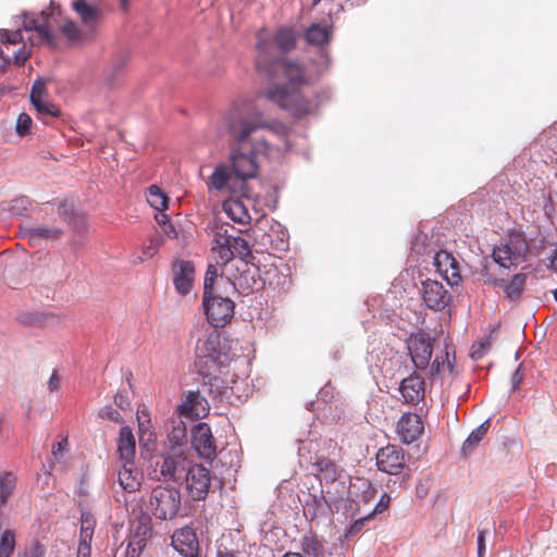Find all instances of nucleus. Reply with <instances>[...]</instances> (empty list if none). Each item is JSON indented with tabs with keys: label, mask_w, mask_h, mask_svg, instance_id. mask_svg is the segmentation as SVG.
<instances>
[{
	"label": "nucleus",
	"mask_w": 557,
	"mask_h": 557,
	"mask_svg": "<svg viewBox=\"0 0 557 557\" xmlns=\"http://www.w3.org/2000/svg\"><path fill=\"white\" fill-rule=\"evenodd\" d=\"M221 136L228 135L233 145L230 161L234 174L242 178H252L257 174L258 154L269 156L272 146L263 138L252 139L258 131L268 129L278 137H286L287 126L276 120H268L261 109L252 101L240 100L234 102L220 116L216 124Z\"/></svg>",
	"instance_id": "obj_1"
},
{
	"label": "nucleus",
	"mask_w": 557,
	"mask_h": 557,
	"mask_svg": "<svg viewBox=\"0 0 557 557\" xmlns=\"http://www.w3.org/2000/svg\"><path fill=\"white\" fill-rule=\"evenodd\" d=\"M270 46L269 41L261 38L257 41L256 48L260 53L257 59V66L267 69L270 76H284L286 83L271 84L264 92L265 99L282 110L287 111L294 117L300 119L311 114L314 110V104L301 91V88L308 84L304 69L298 63L285 58H277L265 66L263 64V54L267 53Z\"/></svg>",
	"instance_id": "obj_2"
},
{
	"label": "nucleus",
	"mask_w": 557,
	"mask_h": 557,
	"mask_svg": "<svg viewBox=\"0 0 557 557\" xmlns=\"http://www.w3.org/2000/svg\"><path fill=\"white\" fill-rule=\"evenodd\" d=\"M205 349L197 355L196 367L202 376V392L213 399L228 398L233 385L239 377L234 372L238 363H245L244 358H234L224 347H215V341L209 339Z\"/></svg>",
	"instance_id": "obj_3"
},
{
	"label": "nucleus",
	"mask_w": 557,
	"mask_h": 557,
	"mask_svg": "<svg viewBox=\"0 0 557 557\" xmlns=\"http://www.w3.org/2000/svg\"><path fill=\"white\" fill-rule=\"evenodd\" d=\"M228 248L232 252V259L238 257L240 260L239 265L236 267L237 273H232L227 280L234 289L248 295L256 283L255 273H251L247 261V258L251 257L250 246L245 238L235 235L232 237Z\"/></svg>",
	"instance_id": "obj_4"
},
{
	"label": "nucleus",
	"mask_w": 557,
	"mask_h": 557,
	"mask_svg": "<svg viewBox=\"0 0 557 557\" xmlns=\"http://www.w3.org/2000/svg\"><path fill=\"white\" fill-rule=\"evenodd\" d=\"M150 513L159 520H173L182 509L181 491L172 485H158L149 497Z\"/></svg>",
	"instance_id": "obj_5"
},
{
	"label": "nucleus",
	"mask_w": 557,
	"mask_h": 557,
	"mask_svg": "<svg viewBox=\"0 0 557 557\" xmlns=\"http://www.w3.org/2000/svg\"><path fill=\"white\" fill-rule=\"evenodd\" d=\"M202 308L208 323L213 327H224L234 317L235 304L218 293L202 295Z\"/></svg>",
	"instance_id": "obj_6"
},
{
	"label": "nucleus",
	"mask_w": 557,
	"mask_h": 557,
	"mask_svg": "<svg viewBox=\"0 0 557 557\" xmlns=\"http://www.w3.org/2000/svg\"><path fill=\"white\" fill-rule=\"evenodd\" d=\"M528 251L527 240L519 234H512L506 243L494 248L493 259L500 267L509 269L511 265L523 262Z\"/></svg>",
	"instance_id": "obj_7"
},
{
	"label": "nucleus",
	"mask_w": 557,
	"mask_h": 557,
	"mask_svg": "<svg viewBox=\"0 0 557 557\" xmlns=\"http://www.w3.org/2000/svg\"><path fill=\"white\" fill-rule=\"evenodd\" d=\"M186 490L194 500H203L211 485L209 469L202 465H191L185 474Z\"/></svg>",
	"instance_id": "obj_8"
},
{
	"label": "nucleus",
	"mask_w": 557,
	"mask_h": 557,
	"mask_svg": "<svg viewBox=\"0 0 557 557\" xmlns=\"http://www.w3.org/2000/svg\"><path fill=\"white\" fill-rule=\"evenodd\" d=\"M421 295L425 306L434 311L444 310L451 300L445 286L441 282L430 278L422 282Z\"/></svg>",
	"instance_id": "obj_9"
},
{
	"label": "nucleus",
	"mask_w": 557,
	"mask_h": 557,
	"mask_svg": "<svg viewBox=\"0 0 557 557\" xmlns=\"http://www.w3.org/2000/svg\"><path fill=\"white\" fill-rule=\"evenodd\" d=\"M376 466L382 472L398 475L405 468L404 450L395 445L382 447L376 453Z\"/></svg>",
	"instance_id": "obj_10"
},
{
	"label": "nucleus",
	"mask_w": 557,
	"mask_h": 557,
	"mask_svg": "<svg viewBox=\"0 0 557 557\" xmlns=\"http://www.w3.org/2000/svg\"><path fill=\"white\" fill-rule=\"evenodd\" d=\"M407 348L416 369L424 370L430 366L433 354V344L430 337L422 334L412 335L407 343Z\"/></svg>",
	"instance_id": "obj_11"
},
{
	"label": "nucleus",
	"mask_w": 557,
	"mask_h": 557,
	"mask_svg": "<svg viewBox=\"0 0 557 557\" xmlns=\"http://www.w3.org/2000/svg\"><path fill=\"white\" fill-rule=\"evenodd\" d=\"M177 409L183 417L201 419L209 413L210 406L200 391H188Z\"/></svg>",
	"instance_id": "obj_12"
},
{
	"label": "nucleus",
	"mask_w": 557,
	"mask_h": 557,
	"mask_svg": "<svg viewBox=\"0 0 557 557\" xmlns=\"http://www.w3.org/2000/svg\"><path fill=\"white\" fill-rule=\"evenodd\" d=\"M191 444L200 457L210 459L215 456L214 438L207 423L199 422L195 425L191 432Z\"/></svg>",
	"instance_id": "obj_13"
},
{
	"label": "nucleus",
	"mask_w": 557,
	"mask_h": 557,
	"mask_svg": "<svg viewBox=\"0 0 557 557\" xmlns=\"http://www.w3.org/2000/svg\"><path fill=\"white\" fill-rule=\"evenodd\" d=\"M173 284L176 292L186 296L190 293L194 283L195 265L191 261L176 260L172 264Z\"/></svg>",
	"instance_id": "obj_14"
},
{
	"label": "nucleus",
	"mask_w": 557,
	"mask_h": 557,
	"mask_svg": "<svg viewBox=\"0 0 557 557\" xmlns=\"http://www.w3.org/2000/svg\"><path fill=\"white\" fill-rule=\"evenodd\" d=\"M159 466L163 479L176 482L183 478L191 465L182 453H173L164 456Z\"/></svg>",
	"instance_id": "obj_15"
},
{
	"label": "nucleus",
	"mask_w": 557,
	"mask_h": 557,
	"mask_svg": "<svg viewBox=\"0 0 557 557\" xmlns=\"http://www.w3.org/2000/svg\"><path fill=\"white\" fill-rule=\"evenodd\" d=\"M23 26L27 32H36L40 41H45L49 46L55 47V36L50 25L49 14L45 11H42L37 17L24 14Z\"/></svg>",
	"instance_id": "obj_16"
},
{
	"label": "nucleus",
	"mask_w": 557,
	"mask_h": 557,
	"mask_svg": "<svg viewBox=\"0 0 557 557\" xmlns=\"http://www.w3.org/2000/svg\"><path fill=\"white\" fill-rule=\"evenodd\" d=\"M235 228L228 225H215L213 230L212 250L218 252L219 262L227 264L232 260V252L228 248L232 237L235 236Z\"/></svg>",
	"instance_id": "obj_17"
},
{
	"label": "nucleus",
	"mask_w": 557,
	"mask_h": 557,
	"mask_svg": "<svg viewBox=\"0 0 557 557\" xmlns=\"http://www.w3.org/2000/svg\"><path fill=\"white\" fill-rule=\"evenodd\" d=\"M172 546L184 557H197L198 541L191 528L176 530L172 535Z\"/></svg>",
	"instance_id": "obj_18"
},
{
	"label": "nucleus",
	"mask_w": 557,
	"mask_h": 557,
	"mask_svg": "<svg viewBox=\"0 0 557 557\" xmlns=\"http://www.w3.org/2000/svg\"><path fill=\"white\" fill-rule=\"evenodd\" d=\"M434 265L449 285H456L460 281L459 267L454 256L445 250L434 255Z\"/></svg>",
	"instance_id": "obj_19"
},
{
	"label": "nucleus",
	"mask_w": 557,
	"mask_h": 557,
	"mask_svg": "<svg viewBox=\"0 0 557 557\" xmlns=\"http://www.w3.org/2000/svg\"><path fill=\"white\" fill-rule=\"evenodd\" d=\"M423 430V423L418 414L407 413L397 423V433L406 444L418 440Z\"/></svg>",
	"instance_id": "obj_20"
},
{
	"label": "nucleus",
	"mask_w": 557,
	"mask_h": 557,
	"mask_svg": "<svg viewBox=\"0 0 557 557\" xmlns=\"http://www.w3.org/2000/svg\"><path fill=\"white\" fill-rule=\"evenodd\" d=\"M399 392L407 404L418 405L424 397V380L413 372L401 381Z\"/></svg>",
	"instance_id": "obj_21"
},
{
	"label": "nucleus",
	"mask_w": 557,
	"mask_h": 557,
	"mask_svg": "<svg viewBox=\"0 0 557 557\" xmlns=\"http://www.w3.org/2000/svg\"><path fill=\"white\" fill-rule=\"evenodd\" d=\"M59 214L64 222L75 232H84L87 230L86 216L76 209L73 201L62 200L58 203Z\"/></svg>",
	"instance_id": "obj_22"
},
{
	"label": "nucleus",
	"mask_w": 557,
	"mask_h": 557,
	"mask_svg": "<svg viewBox=\"0 0 557 557\" xmlns=\"http://www.w3.org/2000/svg\"><path fill=\"white\" fill-rule=\"evenodd\" d=\"M152 532V521L149 512L139 510L131 523V534L128 537L141 543V546H146Z\"/></svg>",
	"instance_id": "obj_23"
},
{
	"label": "nucleus",
	"mask_w": 557,
	"mask_h": 557,
	"mask_svg": "<svg viewBox=\"0 0 557 557\" xmlns=\"http://www.w3.org/2000/svg\"><path fill=\"white\" fill-rule=\"evenodd\" d=\"M117 481L125 492L133 493L139 488L140 481L133 461H122V467L117 473Z\"/></svg>",
	"instance_id": "obj_24"
},
{
	"label": "nucleus",
	"mask_w": 557,
	"mask_h": 557,
	"mask_svg": "<svg viewBox=\"0 0 557 557\" xmlns=\"http://www.w3.org/2000/svg\"><path fill=\"white\" fill-rule=\"evenodd\" d=\"M136 450L135 436L128 426L120 429L117 453L121 461H133Z\"/></svg>",
	"instance_id": "obj_25"
},
{
	"label": "nucleus",
	"mask_w": 557,
	"mask_h": 557,
	"mask_svg": "<svg viewBox=\"0 0 557 557\" xmlns=\"http://www.w3.org/2000/svg\"><path fill=\"white\" fill-rule=\"evenodd\" d=\"M304 36L309 45L322 47L331 40L332 30L326 24L312 23L306 28Z\"/></svg>",
	"instance_id": "obj_26"
},
{
	"label": "nucleus",
	"mask_w": 557,
	"mask_h": 557,
	"mask_svg": "<svg viewBox=\"0 0 557 557\" xmlns=\"http://www.w3.org/2000/svg\"><path fill=\"white\" fill-rule=\"evenodd\" d=\"M302 557H330L326 553L324 541L315 534H306L301 540Z\"/></svg>",
	"instance_id": "obj_27"
},
{
	"label": "nucleus",
	"mask_w": 557,
	"mask_h": 557,
	"mask_svg": "<svg viewBox=\"0 0 557 557\" xmlns=\"http://www.w3.org/2000/svg\"><path fill=\"white\" fill-rule=\"evenodd\" d=\"M62 235V230L59 227L48 226H29L24 228V237L37 245L40 240H52L57 239Z\"/></svg>",
	"instance_id": "obj_28"
},
{
	"label": "nucleus",
	"mask_w": 557,
	"mask_h": 557,
	"mask_svg": "<svg viewBox=\"0 0 557 557\" xmlns=\"http://www.w3.org/2000/svg\"><path fill=\"white\" fill-rule=\"evenodd\" d=\"M223 211L235 223L246 225L250 222L248 210L243 201L238 199H227L223 202Z\"/></svg>",
	"instance_id": "obj_29"
},
{
	"label": "nucleus",
	"mask_w": 557,
	"mask_h": 557,
	"mask_svg": "<svg viewBox=\"0 0 557 557\" xmlns=\"http://www.w3.org/2000/svg\"><path fill=\"white\" fill-rule=\"evenodd\" d=\"M527 282L525 273H518L510 281L500 280L499 286L504 289L506 297L511 301L519 299L524 290Z\"/></svg>",
	"instance_id": "obj_30"
},
{
	"label": "nucleus",
	"mask_w": 557,
	"mask_h": 557,
	"mask_svg": "<svg viewBox=\"0 0 557 557\" xmlns=\"http://www.w3.org/2000/svg\"><path fill=\"white\" fill-rule=\"evenodd\" d=\"M490 428V419H486L476 426L466 438L462 444L461 453L463 456L469 455L475 446L483 440Z\"/></svg>",
	"instance_id": "obj_31"
},
{
	"label": "nucleus",
	"mask_w": 557,
	"mask_h": 557,
	"mask_svg": "<svg viewBox=\"0 0 557 557\" xmlns=\"http://www.w3.org/2000/svg\"><path fill=\"white\" fill-rule=\"evenodd\" d=\"M96 523L97 521L92 513L88 511L82 512L78 544L91 546Z\"/></svg>",
	"instance_id": "obj_32"
},
{
	"label": "nucleus",
	"mask_w": 557,
	"mask_h": 557,
	"mask_svg": "<svg viewBox=\"0 0 557 557\" xmlns=\"http://www.w3.org/2000/svg\"><path fill=\"white\" fill-rule=\"evenodd\" d=\"M74 11L81 16L86 25H92L98 17V11L85 0H75L72 2Z\"/></svg>",
	"instance_id": "obj_33"
},
{
	"label": "nucleus",
	"mask_w": 557,
	"mask_h": 557,
	"mask_svg": "<svg viewBox=\"0 0 557 557\" xmlns=\"http://www.w3.org/2000/svg\"><path fill=\"white\" fill-rule=\"evenodd\" d=\"M275 42L283 51L292 50L297 41V34L289 27H281L275 34Z\"/></svg>",
	"instance_id": "obj_34"
},
{
	"label": "nucleus",
	"mask_w": 557,
	"mask_h": 557,
	"mask_svg": "<svg viewBox=\"0 0 557 557\" xmlns=\"http://www.w3.org/2000/svg\"><path fill=\"white\" fill-rule=\"evenodd\" d=\"M327 508L329 505L323 495L309 494L306 500V510L308 511L312 519L318 518L321 515H324Z\"/></svg>",
	"instance_id": "obj_35"
},
{
	"label": "nucleus",
	"mask_w": 557,
	"mask_h": 557,
	"mask_svg": "<svg viewBox=\"0 0 557 557\" xmlns=\"http://www.w3.org/2000/svg\"><path fill=\"white\" fill-rule=\"evenodd\" d=\"M16 476L10 471L0 472V500L7 503L15 488Z\"/></svg>",
	"instance_id": "obj_36"
},
{
	"label": "nucleus",
	"mask_w": 557,
	"mask_h": 557,
	"mask_svg": "<svg viewBox=\"0 0 557 557\" xmlns=\"http://www.w3.org/2000/svg\"><path fill=\"white\" fill-rule=\"evenodd\" d=\"M147 201L158 211H163L168 208V197L157 185H151L148 188Z\"/></svg>",
	"instance_id": "obj_37"
},
{
	"label": "nucleus",
	"mask_w": 557,
	"mask_h": 557,
	"mask_svg": "<svg viewBox=\"0 0 557 557\" xmlns=\"http://www.w3.org/2000/svg\"><path fill=\"white\" fill-rule=\"evenodd\" d=\"M15 548V533L4 530L0 535V557H11Z\"/></svg>",
	"instance_id": "obj_38"
},
{
	"label": "nucleus",
	"mask_w": 557,
	"mask_h": 557,
	"mask_svg": "<svg viewBox=\"0 0 557 557\" xmlns=\"http://www.w3.org/2000/svg\"><path fill=\"white\" fill-rule=\"evenodd\" d=\"M20 323L28 326H42L47 321V315L41 312L23 311L17 315Z\"/></svg>",
	"instance_id": "obj_39"
},
{
	"label": "nucleus",
	"mask_w": 557,
	"mask_h": 557,
	"mask_svg": "<svg viewBox=\"0 0 557 557\" xmlns=\"http://www.w3.org/2000/svg\"><path fill=\"white\" fill-rule=\"evenodd\" d=\"M230 180V173L227 169L223 165H219L215 168L213 173L210 176V183L213 188L216 190H222L227 185Z\"/></svg>",
	"instance_id": "obj_40"
},
{
	"label": "nucleus",
	"mask_w": 557,
	"mask_h": 557,
	"mask_svg": "<svg viewBox=\"0 0 557 557\" xmlns=\"http://www.w3.org/2000/svg\"><path fill=\"white\" fill-rule=\"evenodd\" d=\"M219 272L215 265L210 264L206 271L205 280H203V294L202 295H209L218 293L216 288L214 286L218 277Z\"/></svg>",
	"instance_id": "obj_41"
},
{
	"label": "nucleus",
	"mask_w": 557,
	"mask_h": 557,
	"mask_svg": "<svg viewBox=\"0 0 557 557\" xmlns=\"http://www.w3.org/2000/svg\"><path fill=\"white\" fill-rule=\"evenodd\" d=\"M318 471H320L326 480L335 481L337 478V466L325 458H322L315 462Z\"/></svg>",
	"instance_id": "obj_42"
},
{
	"label": "nucleus",
	"mask_w": 557,
	"mask_h": 557,
	"mask_svg": "<svg viewBox=\"0 0 557 557\" xmlns=\"http://www.w3.org/2000/svg\"><path fill=\"white\" fill-rule=\"evenodd\" d=\"M159 246H160V243L158 239H153V238L150 239L149 245L143 249L140 255L133 256L131 262L133 264H139V263H143L144 261L152 258L157 253Z\"/></svg>",
	"instance_id": "obj_43"
},
{
	"label": "nucleus",
	"mask_w": 557,
	"mask_h": 557,
	"mask_svg": "<svg viewBox=\"0 0 557 557\" xmlns=\"http://www.w3.org/2000/svg\"><path fill=\"white\" fill-rule=\"evenodd\" d=\"M32 207V201L27 196H20L10 203V211L13 215H23Z\"/></svg>",
	"instance_id": "obj_44"
},
{
	"label": "nucleus",
	"mask_w": 557,
	"mask_h": 557,
	"mask_svg": "<svg viewBox=\"0 0 557 557\" xmlns=\"http://www.w3.org/2000/svg\"><path fill=\"white\" fill-rule=\"evenodd\" d=\"M32 104L35 107L37 112L41 115H48V116H59L60 111L59 109L51 102L45 101L44 99H40L38 101L32 102Z\"/></svg>",
	"instance_id": "obj_45"
},
{
	"label": "nucleus",
	"mask_w": 557,
	"mask_h": 557,
	"mask_svg": "<svg viewBox=\"0 0 557 557\" xmlns=\"http://www.w3.org/2000/svg\"><path fill=\"white\" fill-rule=\"evenodd\" d=\"M128 60H129V54L127 52L117 53L113 58L112 63H111V69H110L111 76L112 77L117 76L123 71V69L126 66V64L128 63Z\"/></svg>",
	"instance_id": "obj_46"
},
{
	"label": "nucleus",
	"mask_w": 557,
	"mask_h": 557,
	"mask_svg": "<svg viewBox=\"0 0 557 557\" xmlns=\"http://www.w3.org/2000/svg\"><path fill=\"white\" fill-rule=\"evenodd\" d=\"M371 515H367L364 517H360L356 519L345 531V539L349 540L356 536L364 527L366 522L371 519Z\"/></svg>",
	"instance_id": "obj_47"
},
{
	"label": "nucleus",
	"mask_w": 557,
	"mask_h": 557,
	"mask_svg": "<svg viewBox=\"0 0 557 557\" xmlns=\"http://www.w3.org/2000/svg\"><path fill=\"white\" fill-rule=\"evenodd\" d=\"M32 125V119L26 113H20L16 120L15 132L20 136H24L29 132Z\"/></svg>",
	"instance_id": "obj_48"
},
{
	"label": "nucleus",
	"mask_w": 557,
	"mask_h": 557,
	"mask_svg": "<svg viewBox=\"0 0 557 557\" xmlns=\"http://www.w3.org/2000/svg\"><path fill=\"white\" fill-rule=\"evenodd\" d=\"M170 443L181 446L186 442V429L185 426L177 425L174 426L171 433L169 434Z\"/></svg>",
	"instance_id": "obj_49"
},
{
	"label": "nucleus",
	"mask_w": 557,
	"mask_h": 557,
	"mask_svg": "<svg viewBox=\"0 0 557 557\" xmlns=\"http://www.w3.org/2000/svg\"><path fill=\"white\" fill-rule=\"evenodd\" d=\"M46 91V81L42 78H37L30 90V102L38 101L42 99V96Z\"/></svg>",
	"instance_id": "obj_50"
},
{
	"label": "nucleus",
	"mask_w": 557,
	"mask_h": 557,
	"mask_svg": "<svg viewBox=\"0 0 557 557\" xmlns=\"http://www.w3.org/2000/svg\"><path fill=\"white\" fill-rule=\"evenodd\" d=\"M46 547L38 541H34L24 552L23 557H45Z\"/></svg>",
	"instance_id": "obj_51"
},
{
	"label": "nucleus",
	"mask_w": 557,
	"mask_h": 557,
	"mask_svg": "<svg viewBox=\"0 0 557 557\" xmlns=\"http://www.w3.org/2000/svg\"><path fill=\"white\" fill-rule=\"evenodd\" d=\"M98 414L101 419H107L112 422L119 423L122 421V416L112 406H104L99 410Z\"/></svg>",
	"instance_id": "obj_52"
},
{
	"label": "nucleus",
	"mask_w": 557,
	"mask_h": 557,
	"mask_svg": "<svg viewBox=\"0 0 557 557\" xmlns=\"http://www.w3.org/2000/svg\"><path fill=\"white\" fill-rule=\"evenodd\" d=\"M23 40V36L20 29L10 32L7 29H0V41L7 44H17Z\"/></svg>",
	"instance_id": "obj_53"
},
{
	"label": "nucleus",
	"mask_w": 557,
	"mask_h": 557,
	"mask_svg": "<svg viewBox=\"0 0 557 557\" xmlns=\"http://www.w3.org/2000/svg\"><path fill=\"white\" fill-rule=\"evenodd\" d=\"M145 547L138 541L128 537L124 557H139Z\"/></svg>",
	"instance_id": "obj_54"
},
{
	"label": "nucleus",
	"mask_w": 557,
	"mask_h": 557,
	"mask_svg": "<svg viewBox=\"0 0 557 557\" xmlns=\"http://www.w3.org/2000/svg\"><path fill=\"white\" fill-rule=\"evenodd\" d=\"M61 32L64 36H66L71 41H75L79 38V30L75 23L66 22L62 25Z\"/></svg>",
	"instance_id": "obj_55"
},
{
	"label": "nucleus",
	"mask_w": 557,
	"mask_h": 557,
	"mask_svg": "<svg viewBox=\"0 0 557 557\" xmlns=\"http://www.w3.org/2000/svg\"><path fill=\"white\" fill-rule=\"evenodd\" d=\"M391 502V497L388 494L384 493L377 504L375 505L374 509L369 513L371 517H373L375 513H381L384 510L388 508Z\"/></svg>",
	"instance_id": "obj_56"
},
{
	"label": "nucleus",
	"mask_w": 557,
	"mask_h": 557,
	"mask_svg": "<svg viewBox=\"0 0 557 557\" xmlns=\"http://www.w3.org/2000/svg\"><path fill=\"white\" fill-rule=\"evenodd\" d=\"M523 376H524V373L522 371V368L521 366H519L516 371L513 372L512 374V377H511V388L512 391H516L519 388L522 380H523Z\"/></svg>",
	"instance_id": "obj_57"
},
{
	"label": "nucleus",
	"mask_w": 557,
	"mask_h": 557,
	"mask_svg": "<svg viewBox=\"0 0 557 557\" xmlns=\"http://www.w3.org/2000/svg\"><path fill=\"white\" fill-rule=\"evenodd\" d=\"M66 447L67 437H64L52 446V455L55 458H59V456H61L66 450Z\"/></svg>",
	"instance_id": "obj_58"
},
{
	"label": "nucleus",
	"mask_w": 557,
	"mask_h": 557,
	"mask_svg": "<svg viewBox=\"0 0 557 557\" xmlns=\"http://www.w3.org/2000/svg\"><path fill=\"white\" fill-rule=\"evenodd\" d=\"M331 64H332V60H331L330 55L323 51L320 54V63L318 65V71L320 73L327 71L330 69Z\"/></svg>",
	"instance_id": "obj_59"
},
{
	"label": "nucleus",
	"mask_w": 557,
	"mask_h": 557,
	"mask_svg": "<svg viewBox=\"0 0 557 557\" xmlns=\"http://www.w3.org/2000/svg\"><path fill=\"white\" fill-rule=\"evenodd\" d=\"M114 404L122 410L127 409L131 405L128 397L122 393H116L114 395Z\"/></svg>",
	"instance_id": "obj_60"
},
{
	"label": "nucleus",
	"mask_w": 557,
	"mask_h": 557,
	"mask_svg": "<svg viewBox=\"0 0 557 557\" xmlns=\"http://www.w3.org/2000/svg\"><path fill=\"white\" fill-rule=\"evenodd\" d=\"M487 532L480 530L478 534V557H483L485 554V534Z\"/></svg>",
	"instance_id": "obj_61"
},
{
	"label": "nucleus",
	"mask_w": 557,
	"mask_h": 557,
	"mask_svg": "<svg viewBox=\"0 0 557 557\" xmlns=\"http://www.w3.org/2000/svg\"><path fill=\"white\" fill-rule=\"evenodd\" d=\"M444 367V360L440 357H435L434 361L431 364V377L434 379Z\"/></svg>",
	"instance_id": "obj_62"
},
{
	"label": "nucleus",
	"mask_w": 557,
	"mask_h": 557,
	"mask_svg": "<svg viewBox=\"0 0 557 557\" xmlns=\"http://www.w3.org/2000/svg\"><path fill=\"white\" fill-rule=\"evenodd\" d=\"M29 53L25 51V49H20L14 53V62L17 65H23L25 61L28 59Z\"/></svg>",
	"instance_id": "obj_63"
},
{
	"label": "nucleus",
	"mask_w": 557,
	"mask_h": 557,
	"mask_svg": "<svg viewBox=\"0 0 557 557\" xmlns=\"http://www.w3.org/2000/svg\"><path fill=\"white\" fill-rule=\"evenodd\" d=\"M91 546L90 545H82L77 546V557H91Z\"/></svg>",
	"instance_id": "obj_64"
}]
</instances>
